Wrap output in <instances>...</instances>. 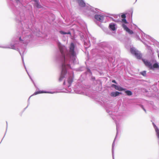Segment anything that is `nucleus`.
<instances>
[{
  "label": "nucleus",
  "instance_id": "42",
  "mask_svg": "<svg viewBox=\"0 0 159 159\" xmlns=\"http://www.w3.org/2000/svg\"><path fill=\"white\" fill-rule=\"evenodd\" d=\"M6 124H7V125H6V132H5V134H4V135L3 137V138L2 140L3 139L4 137L5 136V134H6V132H7V127H8V125H7V121H6Z\"/></svg>",
  "mask_w": 159,
  "mask_h": 159
},
{
  "label": "nucleus",
  "instance_id": "27",
  "mask_svg": "<svg viewBox=\"0 0 159 159\" xmlns=\"http://www.w3.org/2000/svg\"><path fill=\"white\" fill-rule=\"evenodd\" d=\"M109 18H110V19L113 22H115L117 23H120V18H119L117 19H115L113 18L112 17H109Z\"/></svg>",
  "mask_w": 159,
  "mask_h": 159
},
{
  "label": "nucleus",
  "instance_id": "6",
  "mask_svg": "<svg viewBox=\"0 0 159 159\" xmlns=\"http://www.w3.org/2000/svg\"><path fill=\"white\" fill-rule=\"evenodd\" d=\"M75 44L73 43H71L69 47V48L70 51L72 52L70 57H66L65 55L62 53L57 52L56 56V60L58 63H60V62L58 60L57 58L58 57V58H62L63 57L65 58V61H63V63H65V64L71 63L75 64V61L76 58V52L75 50Z\"/></svg>",
  "mask_w": 159,
  "mask_h": 159
},
{
  "label": "nucleus",
  "instance_id": "11",
  "mask_svg": "<svg viewBox=\"0 0 159 159\" xmlns=\"http://www.w3.org/2000/svg\"><path fill=\"white\" fill-rule=\"evenodd\" d=\"M130 52L137 59H141L142 58V54L141 53L134 47L131 48Z\"/></svg>",
  "mask_w": 159,
  "mask_h": 159
},
{
  "label": "nucleus",
  "instance_id": "10",
  "mask_svg": "<svg viewBox=\"0 0 159 159\" xmlns=\"http://www.w3.org/2000/svg\"><path fill=\"white\" fill-rule=\"evenodd\" d=\"M138 29L141 32V37L144 40L145 39L144 37H145L146 39L150 40L153 43L152 44L154 45L155 46H157L158 47H159V42H158L150 36L145 34L139 28H138Z\"/></svg>",
  "mask_w": 159,
  "mask_h": 159
},
{
  "label": "nucleus",
  "instance_id": "38",
  "mask_svg": "<svg viewBox=\"0 0 159 159\" xmlns=\"http://www.w3.org/2000/svg\"><path fill=\"white\" fill-rule=\"evenodd\" d=\"M117 85V84H112L111 85V87L113 88H114L115 89H116Z\"/></svg>",
  "mask_w": 159,
  "mask_h": 159
},
{
  "label": "nucleus",
  "instance_id": "44",
  "mask_svg": "<svg viewBox=\"0 0 159 159\" xmlns=\"http://www.w3.org/2000/svg\"><path fill=\"white\" fill-rule=\"evenodd\" d=\"M15 1H16V2L17 3H20V0H15Z\"/></svg>",
  "mask_w": 159,
  "mask_h": 159
},
{
  "label": "nucleus",
  "instance_id": "36",
  "mask_svg": "<svg viewBox=\"0 0 159 159\" xmlns=\"http://www.w3.org/2000/svg\"><path fill=\"white\" fill-rule=\"evenodd\" d=\"M58 92H58L57 91H53L50 90V94H54V93H56Z\"/></svg>",
  "mask_w": 159,
  "mask_h": 159
},
{
  "label": "nucleus",
  "instance_id": "15",
  "mask_svg": "<svg viewBox=\"0 0 159 159\" xmlns=\"http://www.w3.org/2000/svg\"><path fill=\"white\" fill-rule=\"evenodd\" d=\"M76 0L80 7L81 8L85 7V9H86V10L85 11V12L86 14V11L87 10V7L90 6L89 5V6H87L86 5V3L84 0Z\"/></svg>",
  "mask_w": 159,
  "mask_h": 159
},
{
  "label": "nucleus",
  "instance_id": "32",
  "mask_svg": "<svg viewBox=\"0 0 159 159\" xmlns=\"http://www.w3.org/2000/svg\"><path fill=\"white\" fill-rule=\"evenodd\" d=\"M89 76H90V79L91 80L93 81L95 80V77L92 76V75H89Z\"/></svg>",
  "mask_w": 159,
  "mask_h": 159
},
{
  "label": "nucleus",
  "instance_id": "39",
  "mask_svg": "<svg viewBox=\"0 0 159 159\" xmlns=\"http://www.w3.org/2000/svg\"><path fill=\"white\" fill-rule=\"evenodd\" d=\"M111 82L113 83H114L115 84H118V82L115 80H112L111 81Z\"/></svg>",
  "mask_w": 159,
  "mask_h": 159
},
{
  "label": "nucleus",
  "instance_id": "25",
  "mask_svg": "<svg viewBox=\"0 0 159 159\" xmlns=\"http://www.w3.org/2000/svg\"><path fill=\"white\" fill-rule=\"evenodd\" d=\"M50 15V20H51L52 22H52H53L55 20V16L52 13L51 11Z\"/></svg>",
  "mask_w": 159,
  "mask_h": 159
},
{
  "label": "nucleus",
  "instance_id": "52",
  "mask_svg": "<svg viewBox=\"0 0 159 159\" xmlns=\"http://www.w3.org/2000/svg\"><path fill=\"white\" fill-rule=\"evenodd\" d=\"M157 56H158V59H159V54H157Z\"/></svg>",
  "mask_w": 159,
  "mask_h": 159
},
{
  "label": "nucleus",
  "instance_id": "50",
  "mask_svg": "<svg viewBox=\"0 0 159 159\" xmlns=\"http://www.w3.org/2000/svg\"><path fill=\"white\" fill-rule=\"evenodd\" d=\"M52 24L51 23V22H50V29H51V27H52Z\"/></svg>",
  "mask_w": 159,
  "mask_h": 159
},
{
  "label": "nucleus",
  "instance_id": "37",
  "mask_svg": "<svg viewBox=\"0 0 159 159\" xmlns=\"http://www.w3.org/2000/svg\"><path fill=\"white\" fill-rule=\"evenodd\" d=\"M152 124L155 129L158 128L153 122H152Z\"/></svg>",
  "mask_w": 159,
  "mask_h": 159
},
{
  "label": "nucleus",
  "instance_id": "4",
  "mask_svg": "<svg viewBox=\"0 0 159 159\" xmlns=\"http://www.w3.org/2000/svg\"><path fill=\"white\" fill-rule=\"evenodd\" d=\"M100 11L98 8L91 6L88 7L86 11V14L89 16L93 18L95 23L99 26L100 24L103 22L104 17L106 16Z\"/></svg>",
  "mask_w": 159,
  "mask_h": 159
},
{
  "label": "nucleus",
  "instance_id": "3",
  "mask_svg": "<svg viewBox=\"0 0 159 159\" xmlns=\"http://www.w3.org/2000/svg\"><path fill=\"white\" fill-rule=\"evenodd\" d=\"M63 57V58H58V57L57 58L60 62V63H58L59 64V67L60 70L58 81L59 82H61L63 80L62 86L65 90L62 91V92L73 93L74 91L75 92L76 91V88L72 87L74 91H72V89L71 87V85L73 84L74 73H73L72 75L69 72V70L71 69V64L69 63L67 64L63 63L62 61H64L65 60L64 57Z\"/></svg>",
  "mask_w": 159,
  "mask_h": 159
},
{
  "label": "nucleus",
  "instance_id": "7",
  "mask_svg": "<svg viewBox=\"0 0 159 159\" xmlns=\"http://www.w3.org/2000/svg\"><path fill=\"white\" fill-rule=\"evenodd\" d=\"M106 112L109 114V115L112 118V119L113 120L115 121L116 125V135L112 143L111 149L112 158L113 159H115L114 148L115 145V142L119 132L120 130V125L119 121L120 120H121L122 117L119 116L115 115V112L110 111L108 108H106Z\"/></svg>",
  "mask_w": 159,
  "mask_h": 159
},
{
  "label": "nucleus",
  "instance_id": "22",
  "mask_svg": "<svg viewBox=\"0 0 159 159\" xmlns=\"http://www.w3.org/2000/svg\"><path fill=\"white\" fill-rule=\"evenodd\" d=\"M52 40L54 41L55 42L57 43H58L59 44H61V43L59 41L58 39V38L57 37H50V40Z\"/></svg>",
  "mask_w": 159,
  "mask_h": 159
},
{
  "label": "nucleus",
  "instance_id": "18",
  "mask_svg": "<svg viewBox=\"0 0 159 159\" xmlns=\"http://www.w3.org/2000/svg\"><path fill=\"white\" fill-rule=\"evenodd\" d=\"M123 93L120 92L118 91H111L110 93V96L112 97H116L120 95H122Z\"/></svg>",
  "mask_w": 159,
  "mask_h": 159
},
{
  "label": "nucleus",
  "instance_id": "23",
  "mask_svg": "<svg viewBox=\"0 0 159 159\" xmlns=\"http://www.w3.org/2000/svg\"><path fill=\"white\" fill-rule=\"evenodd\" d=\"M124 88H125L121 86L120 85H118V84H117L115 89L118 90L119 91H123Z\"/></svg>",
  "mask_w": 159,
  "mask_h": 159
},
{
  "label": "nucleus",
  "instance_id": "13",
  "mask_svg": "<svg viewBox=\"0 0 159 159\" xmlns=\"http://www.w3.org/2000/svg\"><path fill=\"white\" fill-rule=\"evenodd\" d=\"M50 93V91L48 90V91H46V90H36L35 92L32 95H31L29 98L28 100V106H29L30 104V99L31 97L39 94H41V93Z\"/></svg>",
  "mask_w": 159,
  "mask_h": 159
},
{
  "label": "nucleus",
  "instance_id": "41",
  "mask_svg": "<svg viewBox=\"0 0 159 159\" xmlns=\"http://www.w3.org/2000/svg\"><path fill=\"white\" fill-rule=\"evenodd\" d=\"M66 34H69L70 35L71 34V32L69 30L67 32H66Z\"/></svg>",
  "mask_w": 159,
  "mask_h": 159
},
{
  "label": "nucleus",
  "instance_id": "33",
  "mask_svg": "<svg viewBox=\"0 0 159 159\" xmlns=\"http://www.w3.org/2000/svg\"><path fill=\"white\" fill-rule=\"evenodd\" d=\"M140 107L146 113H147L146 110L145 108L143 105H141L140 106Z\"/></svg>",
  "mask_w": 159,
  "mask_h": 159
},
{
  "label": "nucleus",
  "instance_id": "48",
  "mask_svg": "<svg viewBox=\"0 0 159 159\" xmlns=\"http://www.w3.org/2000/svg\"><path fill=\"white\" fill-rule=\"evenodd\" d=\"M157 54H159V51L158 50H157Z\"/></svg>",
  "mask_w": 159,
  "mask_h": 159
},
{
  "label": "nucleus",
  "instance_id": "40",
  "mask_svg": "<svg viewBox=\"0 0 159 159\" xmlns=\"http://www.w3.org/2000/svg\"><path fill=\"white\" fill-rule=\"evenodd\" d=\"M80 38L82 39H84V34L83 33L80 34Z\"/></svg>",
  "mask_w": 159,
  "mask_h": 159
},
{
  "label": "nucleus",
  "instance_id": "45",
  "mask_svg": "<svg viewBox=\"0 0 159 159\" xmlns=\"http://www.w3.org/2000/svg\"><path fill=\"white\" fill-rule=\"evenodd\" d=\"M54 25L55 26V27H57V25H58V24L57 23L55 22V23H54Z\"/></svg>",
  "mask_w": 159,
  "mask_h": 159
},
{
  "label": "nucleus",
  "instance_id": "49",
  "mask_svg": "<svg viewBox=\"0 0 159 159\" xmlns=\"http://www.w3.org/2000/svg\"><path fill=\"white\" fill-rule=\"evenodd\" d=\"M145 93H148V91L147 90L145 89Z\"/></svg>",
  "mask_w": 159,
  "mask_h": 159
},
{
  "label": "nucleus",
  "instance_id": "30",
  "mask_svg": "<svg viewBox=\"0 0 159 159\" xmlns=\"http://www.w3.org/2000/svg\"><path fill=\"white\" fill-rule=\"evenodd\" d=\"M85 68L84 66H81L78 68L77 70L79 71H82L84 70L85 69Z\"/></svg>",
  "mask_w": 159,
  "mask_h": 159
},
{
  "label": "nucleus",
  "instance_id": "20",
  "mask_svg": "<svg viewBox=\"0 0 159 159\" xmlns=\"http://www.w3.org/2000/svg\"><path fill=\"white\" fill-rule=\"evenodd\" d=\"M125 95L126 96H131L133 95V92L130 90H128L126 88H124L123 91Z\"/></svg>",
  "mask_w": 159,
  "mask_h": 159
},
{
  "label": "nucleus",
  "instance_id": "28",
  "mask_svg": "<svg viewBox=\"0 0 159 159\" xmlns=\"http://www.w3.org/2000/svg\"><path fill=\"white\" fill-rule=\"evenodd\" d=\"M29 76V78L30 79L31 81L33 83V84H34V86H35V88L37 89V90H39V89L36 86L35 83V82H34V80H33V79L32 78L31 76L30 75Z\"/></svg>",
  "mask_w": 159,
  "mask_h": 159
},
{
  "label": "nucleus",
  "instance_id": "43",
  "mask_svg": "<svg viewBox=\"0 0 159 159\" xmlns=\"http://www.w3.org/2000/svg\"><path fill=\"white\" fill-rule=\"evenodd\" d=\"M92 41L93 44H94L96 43V39L94 37L93 38V39H92Z\"/></svg>",
  "mask_w": 159,
  "mask_h": 159
},
{
  "label": "nucleus",
  "instance_id": "1",
  "mask_svg": "<svg viewBox=\"0 0 159 159\" xmlns=\"http://www.w3.org/2000/svg\"><path fill=\"white\" fill-rule=\"evenodd\" d=\"M11 9L15 16L17 28L16 35L13 38L10 43V47L0 46V48H11L18 51L21 56L24 67L27 72H28L25 65L23 55L28 44L30 41L36 39L37 37H42L46 39H49V32H48V34H44L39 28L35 27L36 20L32 9H29L27 11L30 19L28 21L26 20L24 14L20 12L18 9Z\"/></svg>",
  "mask_w": 159,
  "mask_h": 159
},
{
  "label": "nucleus",
  "instance_id": "51",
  "mask_svg": "<svg viewBox=\"0 0 159 159\" xmlns=\"http://www.w3.org/2000/svg\"><path fill=\"white\" fill-rule=\"evenodd\" d=\"M27 74H28V76H29L30 75V74H29V72H27Z\"/></svg>",
  "mask_w": 159,
  "mask_h": 159
},
{
  "label": "nucleus",
  "instance_id": "12",
  "mask_svg": "<svg viewBox=\"0 0 159 159\" xmlns=\"http://www.w3.org/2000/svg\"><path fill=\"white\" fill-rule=\"evenodd\" d=\"M119 18L120 19V24L121 26L123 24H127L129 23L128 22L126 19V16L125 13H123L121 14H119Z\"/></svg>",
  "mask_w": 159,
  "mask_h": 159
},
{
  "label": "nucleus",
  "instance_id": "34",
  "mask_svg": "<svg viewBox=\"0 0 159 159\" xmlns=\"http://www.w3.org/2000/svg\"><path fill=\"white\" fill-rule=\"evenodd\" d=\"M60 33L62 35H66V32L63 30H61L60 31Z\"/></svg>",
  "mask_w": 159,
  "mask_h": 159
},
{
  "label": "nucleus",
  "instance_id": "8",
  "mask_svg": "<svg viewBox=\"0 0 159 159\" xmlns=\"http://www.w3.org/2000/svg\"><path fill=\"white\" fill-rule=\"evenodd\" d=\"M142 61L145 66L149 70L153 71L159 70V63L157 61L155 58L149 60L143 59Z\"/></svg>",
  "mask_w": 159,
  "mask_h": 159
},
{
  "label": "nucleus",
  "instance_id": "17",
  "mask_svg": "<svg viewBox=\"0 0 159 159\" xmlns=\"http://www.w3.org/2000/svg\"><path fill=\"white\" fill-rule=\"evenodd\" d=\"M122 27L124 30L125 31L129 34L132 35L135 34V32L132 30H131L127 26V24H123L122 25Z\"/></svg>",
  "mask_w": 159,
  "mask_h": 159
},
{
  "label": "nucleus",
  "instance_id": "35",
  "mask_svg": "<svg viewBox=\"0 0 159 159\" xmlns=\"http://www.w3.org/2000/svg\"><path fill=\"white\" fill-rule=\"evenodd\" d=\"M111 16H113L115 18H118V17L119 16V14L116 15V14H111Z\"/></svg>",
  "mask_w": 159,
  "mask_h": 159
},
{
  "label": "nucleus",
  "instance_id": "14",
  "mask_svg": "<svg viewBox=\"0 0 159 159\" xmlns=\"http://www.w3.org/2000/svg\"><path fill=\"white\" fill-rule=\"evenodd\" d=\"M143 43L148 50V52L150 57V59L153 58H155L154 55V52L152 48L150 46L148 45L145 42H143Z\"/></svg>",
  "mask_w": 159,
  "mask_h": 159
},
{
  "label": "nucleus",
  "instance_id": "19",
  "mask_svg": "<svg viewBox=\"0 0 159 159\" xmlns=\"http://www.w3.org/2000/svg\"><path fill=\"white\" fill-rule=\"evenodd\" d=\"M33 7L34 9H41L43 8V6L40 4L39 0L34 2Z\"/></svg>",
  "mask_w": 159,
  "mask_h": 159
},
{
  "label": "nucleus",
  "instance_id": "16",
  "mask_svg": "<svg viewBox=\"0 0 159 159\" xmlns=\"http://www.w3.org/2000/svg\"><path fill=\"white\" fill-rule=\"evenodd\" d=\"M84 45L85 50V53L89 54V52L87 51V49L90 47L91 46L90 41L89 39H87L85 40H84Z\"/></svg>",
  "mask_w": 159,
  "mask_h": 159
},
{
  "label": "nucleus",
  "instance_id": "54",
  "mask_svg": "<svg viewBox=\"0 0 159 159\" xmlns=\"http://www.w3.org/2000/svg\"><path fill=\"white\" fill-rule=\"evenodd\" d=\"M149 43V44H152V43Z\"/></svg>",
  "mask_w": 159,
  "mask_h": 159
},
{
  "label": "nucleus",
  "instance_id": "29",
  "mask_svg": "<svg viewBox=\"0 0 159 159\" xmlns=\"http://www.w3.org/2000/svg\"><path fill=\"white\" fill-rule=\"evenodd\" d=\"M129 13H127V14L130 16V18L131 19V21H132V17L133 13V9L132 8H131V9L129 11Z\"/></svg>",
  "mask_w": 159,
  "mask_h": 159
},
{
  "label": "nucleus",
  "instance_id": "55",
  "mask_svg": "<svg viewBox=\"0 0 159 159\" xmlns=\"http://www.w3.org/2000/svg\"><path fill=\"white\" fill-rule=\"evenodd\" d=\"M137 0H136L135 2H137Z\"/></svg>",
  "mask_w": 159,
  "mask_h": 159
},
{
  "label": "nucleus",
  "instance_id": "47",
  "mask_svg": "<svg viewBox=\"0 0 159 159\" xmlns=\"http://www.w3.org/2000/svg\"><path fill=\"white\" fill-rule=\"evenodd\" d=\"M32 1H33L34 2H36L38 0H31Z\"/></svg>",
  "mask_w": 159,
  "mask_h": 159
},
{
  "label": "nucleus",
  "instance_id": "26",
  "mask_svg": "<svg viewBox=\"0 0 159 159\" xmlns=\"http://www.w3.org/2000/svg\"><path fill=\"white\" fill-rule=\"evenodd\" d=\"M146 72V70L142 71L139 72V74L140 75H142L144 77H147V75Z\"/></svg>",
  "mask_w": 159,
  "mask_h": 159
},
{
  "label": "nucleus",
  "instance_id": "31",
  "mask_svg": "<svg viewBox=\"0 0 159 159\" xmlns=\"http://www.w3.org/2000/svg\"><path fill=\"white\" fill-rule=\"evenodd\" d=\"M135 37L136 38V39H137L138 40H140V41H141L143 43V41H142L141 39L140 38L139 35H138V34H135Z\"/></svg>",
  "mask_w": 159,
  "mask_h": 159
},
{
  "label": "nucleus",
  "instance_id": "24",
  "mask_svg": "<svg viewBox=\"0 0 159 159\" xmlns=\"http://www.w3.org/2000/svg\"><path fill=\"white\" fill-rule=\"evenodd\" d=\"M83 90L85 92V95L87 96H89L90 94H89L90 90L89 89L86 88L85 87H83Z\"/></svg>",
  "mask_w": 159,
  "mask_h": 159
},
{
  "label": "nucleus",
  "instance_id": "21",
  "mask_svg": "<svg viewBox=\"0 0 159 159\" xmlns=\"http://www.w3.org/2000/svg\"><path fill=\"white\" fill-rule=\"evenodd\" d=\"M85 69L86 71L85 72V74L86 75L89 74V75H92V72L89 67L86 66Z\"/></svg>",
  "mask_w": 159,
  "mask_h": 159
},
{
  "label": "nucleus",
  "instance_id": "53",
  "mask_svg": "<svg viewBox=\"0 0 159 159\" xmlns=\"http://www.w3.org/2000/svg\"><path fill=\"white\" fill-rule=\"evenodd\" d=\"M134 25H135L136 27H137V25H135V24H134Z\"/></svg>",
  "mask_w": 159,
  "mask_h": 159
},
{
  "label": "nucleus",
  "instance_id": "9",
  "mask_svg": "<svg viewBox=\"0 0 159 159\" xmlns=\"http://www.w3.org/2000/svg\"><path fill=\"white\" fill-rule=\"evenodd\" d=\"M99 27L107 34L112 35L113 37L116 38V34L117 28V26L115 23L114 22L110 23L109 25L108 29L107 27L103 26L101 24H100Z\"/></svg>",
  "mask_w": 159,
  "mask_h": 159
},
{
  "label": "nucleus",
  "instance_id": "46",
  "mask_svg": "<svg viewBox=\"0 0 159 159\" xmlns=\"http://www.w3.org/2000/svg\"><path fill=\"white\" fill-rule=\"evenodd\" d=\"M28 105H27L26 107H25V108H24V109L23 112L26 110V109L28 107Z\"/></svg>",
  "mask_w": 159,
  "mask_h": 159
},
{
  "label": "nucleus",
  "instance_id": "2",
  "mask_svg": "<svg viewBox=\"0 0 159 159\" xmlns=\"http://www.w3.org/2000/svg\"><path fill=\"white\" fill-rule=\"evenodd\" d=\"M11 9L15 16L17 28L16 35L13 38L10 43V47L0 46V48H11L18 51L21 56L24 67L27 72H28L25 65L23 55L28 44L30 41L36 39L37 37H42L46 39H49V32H48V34H44L39 28L35 27L36 20L33 9H29L27 11L30 19L28 21L26 20L24 14L20 12L18 9Z\"/></svg>",
  "mask_w": 159,
  "mask_h": 159
},
{
  "label": "nucleus",
  "instance_id": "5",
  "mask_svg": "<svg viewBox=\"0 0 159 159\" xmlns=\"http://www.w3.org/2000/svg\"><path fill=\"white\" fill-rule=\"evenodd\" d=\"M99 45L101 48L98 54L100 57L113 60V52L112 47L106 42L100 43Z\"/></svg>",
  "mask_w": 159,
  "mask_h": 159
}]
</instances>
